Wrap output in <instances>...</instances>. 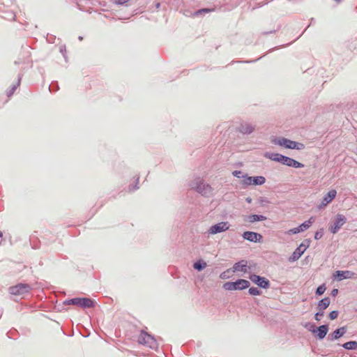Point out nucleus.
<instances>
[{"instance_id": "nucleus-5", "label": "nucleus", "mask_w": 357, "mask_h": 357, "mask_svg": "<svg viewBox=\"0 0 357 357\" xmlns=\"http://www.w3.org/2000/svg\"><path fill=\"white\" fill-rule=\"evenodd\" d=\"M64 305H74L79 307L86 309L94 307L96 305V301L88 297H74L66 299L63 301Z\"/></svg>"}, {"instance_id": "nucleus-23", "label": "nucleus", "mask_w": 357, "mask_h": 357, "mask_svg": "<svg viewBox=\"0 0 357 357\" xmlns=\"http://www.w3.org/2000/svg\"><path fill=\"white\" fill-rule=\"evenodd\" d=\"M23 77L22 73H19L17 75V82L15 84H13L10 87V89L6 91V95L8 97H10L13 96L15 90L17 89V87L20 85L21 81Z\"/></svg>"}, {"instance_id": "nucleus-4", "label": "nucleus", "mask_w": 357, "mask_h": 357, "mask_svg": "<svg viewBox=\"0 0 357 357\" xmlns=\"http://www.w3.org/2000/svg\"><path fill=\"white\" fill-rule=\"evenodd\" d=\"M271 141L273 144L287 149L303 150L305 147L303 143L284 137H273Z\"/></svg>"}, {"instance_id": "nucleus-11", "label": "nucleus", "mask_w": 357, "mask_h": 357, "mask_svg": "<svg viewBox=\"0 0 357 357\" xmlns=\"http://www.w3.org/2000/svg\"><path fill=\"white\" fill-rule=\"evenodd\" d=\"M248 278L260 289H268L271 287V282L264 276L256 273H250Z\"/></svg>"}, {"instance_id": "nucleus-7", "label": "nucleus", "mask_w": 357, "mask_h": 357, "mask_svg": "<svg viewBox=\"0 0 357 357\" xmlns=\"http://www.w3.org/2000/svg\"><path fill=\"white\" fill-rule=\"evenodd\" d=\"M250 286V282L243 278H238L235 281H228L223 284V288L227 291L244 290Z\"/></svg>"}, {"instance_id": "nucleus-33", "label": "nucleus", "mask_w": 357, "mask_h": 357, "mask_svg": "<svg viewBox=\"0 0 357 357\" xmlns=\"http://www.w3.org/2000/svg\"><path fill=\"white\" fill-rule=\"evenodd\" d=\"M59 89V83L57 81H53L49 86L50 92H56Z\"/></svg>"}, {"instance_id": "nucleus-50", "label": "nucleus", "mask_w": 357, "mask_h": 357, "mask_svg": "<svg viewBox=\"0 0 357 357\" xmlns=\"http://www.w3.org/2000/svg\"><path fill=\"white\" fill-rule=\"evenodd\" d=\"M160 6H161V4H160V2H157V3H155V8H156V9H158V8L160 7Z\"/></svg>"}, {"instance_id": "nucleus-14", "label": "nucleus", "mask_w": 357, "mask_h": 357, "mask_svg": "<svg viewBox=\"0 0 357 357\" xmlns=\"http://www.w3.org/2000/svg\"><path fill=\"white\" fill-rule=\"evenodd\" d=\"M315 217L311 216L308 220L300 224L298 227H294L288 230V234H297L307 230L314 222Z\"/></svg>"}, {"instance_id": "nucleus-44", "label": "nucleus", "mask_w": 357, "mask_h": 357, "mask_svg": "<svg viewBox=\"0 0 357 357\" xmlns=\"http://www.w3.org/2000/svg\"><path fill=\"white\" fill-rule=\"evenodd\" d=\"M266 54L264 55V56H265ZM262 56L258 58L256 60H254V61H234L233 60L231 63H252V62H255V61H259L261 58H262Z\"/></svg>"}, {"instance_id": "nucleus-45", "label": "nucleus", "mask_w": 357, "mask_h": 357, "mask_svg": "<svg viewBox=\"0 0 357 357\" xmlns=\"http://www.w3.org/2000/svg\"><path fill=\"white\" fill-rule=\"evenodd\" d=\"M315 22V20L314 18H311L310 20V23L307 25V26L304 29V31L301 33V34L297 37L294 41L296 40L297 39H298L303 34V33L306 31V29L311 25L314 22Z\"/></svg>"}, {"instance_id": "nucleus-24", "label": "nucleus", "mask_w": 357, "mask_h": 357, "mask_svg": "<svg viewBox=\"0 0 357 357\" xmlns=\"http://www.w3.org/2000/svg\"><path fill=\"white\" fill-rule=\"evenodd\" d=\"M345 44L349 50L352 52L357 51V35L354 38L352 37L351 39L347 40Z\"/></svg>"}, {"instance_id": "nucleus-54", "label": "nucleus", "mask_w": 357, "mask_h": 357, "mask_svg": "<svg viewBox=\"0 0 357 357\" xmlns=\"http://www.w3.org/2000/svg\"><path fill=\"white\" fill-rule=\"evenodd\" d=\"M3 236V232L0 231V238H2Z\"/></svg>"}, {"instance_id": "nucleus-34", "label": "nucleus", "mask_w": 357, "mask_h": 357, "mask_svg": "<svg viewBox=\"0 0 357 357\" xmlns=\"http://www.w3.org/2000/svg\"><path fill=\"white\" fill-rule=\"evenodd\" d=\"M139 177L136 178L135 182L133 183H131L128 185V190L129 191H135L139 188Z\"/></svg>"}, {"instance_id": "nucleus-42", "label": "nucleus", "mask_w": 357, "mask_h": 357, "mask_svg": "<svg viewBox=\"0 0 357 357\" xmlns=\"http://www.w3.org/2000/svg\"><path fill=\"white\" fill-rule=\"evenodd\" d=\"M56 37L54 35L48 34L47 36V42L49 43H54Z\"/></svg>"}, {"instance_id": "nucleus-38", "label": "nucleus", "mask_w": 357, "mask_h": 357, "mask_svg": "<svg viewBox=\"0 0 357 357\" xmlns=\"http://www.w3.org/2000/svg\"><path fill=\"white\" fill-rule=\"evenodd\" d=\"M30 243H31V248L33 249H38L40 248V241L36 238V239H33V238H31L30 239Z\"/></svg>"}, {"instance_id": "nucleus-22", "label": "nucleus", "mask_w": 357, "mask_h": 357, "mask_svg": "<svg viewBox=\"0 0 357 357\" xmlns=\"http://www.w3.org/2000/svg\"><path fill=\"white\" fill-rule=\"evenodd\" d=\"M331 304V298L328 296L323 298L317 302V310L324 311L328 308Z\"/></svg>"}, {"instance_id": "nucleus-6", "label": "nucleus", "mask_w": 357, "mask_h": 357, "mask_svg": "<svg viewBox=\"0 0 357 357\" xmlns=\"http://www.w3.org/2000/svg\"><path fill=\"white\" fill-rule=\"evenodd\" d=\"M138 343L149 347L151 349L157 350L158 344L154 335L149 334L144 330H142L138 338Z\"/></svg>"}, {"instance_id": "nucleus-13", "label": "nucleus", "mask_w": 357, "mask_h": 357, "mask_svg": "<svg viewBox=\"0 0 357 357\" xmlns=\"http://www.w3.org/2000/svg\"><path fill=\"white\" fill-rule=\"evenodd\" d=\"M331 278L337 282L347 279H357V273L349 270H337L333 273Z\"/></svg>"}, {"instance_id": "nucleus-18", "label": "nucleus", "mask_w": 357, "mask_h": 357, "mask_svg": "<svg viewBox=\"0 0 357 357\" xmlns=\"http://www.w3.org/2000/svg\"><path fill=\"white\" fill-rule=\"evenodd\" d=\"M347 331V327L346 326L338 327L328 335L327 340L330 342L337 340L343 337Z\"/></svg>"}, {"instance_id": "nucleus-8", "label": "nucleus", "mask_w": 357, "mask_h": 357, "mask_svg": "<svg viewBox=\"0 0 357 357\" xmlns=\"http://www.w3.org/2000/svg\"><path fill=\"white\" fill-rule=\"evenodd\" d=\"M311 241L310 238L304 239L289 257L288 261L289 262H294L298 260L305 250L310 247Z\"/></svg>"}, {"instance_id": "nucleus-19", "label": "nucleus", "mask_w": 357, "mask_h": 357, "mask_svg": "<svg viewBox=\"0 0 357 357\" xmlns=\"http://www.w3.org/2000/svg\"><path fill=\"white\" fill-rule=\"evenodd\" d=\"M255 130V126L250 123L243 121L240 123L236 130L244 135H250Z\"/></svg>"}, {"instance_id": "nucleus-56", "label": "nucleus", "mask_w": 357, "mask_h": 357, "mask_svg": "<svg viewBox=\"0 0 357 357\" xmlns=\"http://www.w3.org/2000/svg\"><path fill=\"white\" fill-rule=\"evenodd\" d=\"M73 335V333H70L69 337H71Z\"/></svg>"}, {"instance_id": "nucleus-47", "label": "nucleus", "mask_w": 357, "mask_h": 357, "mask_svg": "<svg viewBox=\"0 0 357 357\" xmlns=\"http://www.w3.org/2000/svg\"><path fill=\"white\" fill-rule=\"evenodd\" d=\"M114 3L116 5H123L126 2H123V0H114Z\"/></svg>"}, {"instance_id": "nucleus-39", "label": "nucleus", "mask_w": 357, "mask_h": 357, "mask_svg": "<svg viewBox=\"0 0 357 357\" xmlns=\"http://www.w3.org/2000/svg\"><path fill=\"white\" fill-rule=\"evenodd\" d=\"M339 313L338 310H333L329 312L328 317L330 320H334L337 318Z\"/></svg>"}, {"instance_id": "nucleus-52", "label": "nucleus", "mask_w": 357, "mask_h": 357, "mask_svg": "<svg viewBox=\"0 0 357 357\" xmlns=\"http://www.w3.org/2000/svg\"><path fill=\"white\" fill-rule=\"evenodd\" d=\"M78 40H83V36H78Z\"/></svg>"}, {"instance_id": "nucleus-10", "label": "nucleus", "mask_w": 357, "mask_h": 357, "mask_svg": "<svg viewBox=\"0 0 357 357\" xmlns=\"http://www.w3.org/2000/svg\"><path fill=\"white\" fill-rule=\"evenodd\" d=\"M266 178L264 176H249L248 174H244V179L241 181L243 185H262L266 183Z\"/></svg>"}, {"instance_id": "nucleus-21", "label": "nucleus", "mask_w": 357, "mask_h": 357, "mask_svg": "<svg viewBox=\"0 0 357 357\" xmlns=\"http://www.w3.org/2000/svg\"><path fill=\"white\" fill-rule=\"evenodd\" d=\"M248 261L245 259L239 260L238 261L236 262L233 267L232 271L233 272H243L246 273L248 271Z\"/></svg>"}, {"instance_id": "nucleus-49", "label": "nucleus", "mask_w": 357, "mask_h": 357, "mask_svg": "<svg viewBox=\"0 0 357 357\" xmlns=\"http://www.w3.org/2000/svg\"><path fill=\"white\" fill-rule=\"evenodd\" d=\"M245 202L248 204H251L252 202V199L250 197H248L245 198Z\"/></svg>"}, {"instance_id": "nucleus-26", "label": "nucleus", "mask_w": 357, "mask_h": 357, "mask_svg": "<svg viewBox=\"0 0 357 357\" xmlns=\"http://www.w3.org/2000/svg\"><path fill=\"white\" fill-rule=\"evenodd\" d=\"M340 347L344 348V349L349 351L357 350V341L350 340L342 344H339Z\"/></svg>"}, {"instance_id": "nucleus-17", "label": "nucleus", "mask_w": 357, "mask_h": 357, "mask_svg": "<svg viewBox=\"0 0 357 357\" xmlns=\"http://www.w3.org/2000/svg\"><path fill=\"white\" fill-rule=\"evenodd\" d=\"M242 237L244 240L252 243H260L263 238V236L261 234L252 231H244L242 234Z\"/></svg>"}, {"instance_id": "nucleus-46", "label": "nucleus", "mask_w": 357, "mask_h": 357, "mask_svg": "<svg viewBox=\"0 0 357 357\" xmlns=\"http://www.w3.org/2000/svg\"><path fill=\"white\" fill-rule=\"evenodd\" d=\"M339 290L338 289L334 288L332 289L331 292V295L332 297L335 298L338 294Z\"/></svg>"}, {"instance_id": "nucleus-28", "label": "nucleus", "mask_w": 357, "mask_h": 357, "mask_svg": "<svg viewBox=\"0 0 357 357\" xmlns=\"http://www.w3.org/2000/svg\"><path fill=\"white\" fill-rule=\"evenodd\" d=\"M248 294L252 296H257L262 294V291L258 287H255L250 286L248 287Z\"/></svg>"}, {"instance_id": "nucleus-27", "label": "nucleus", "mask_w": 357, "mask_h": 357, "mask_svg": "<svg viewBox=\"0 0 357 357\" xmlns=\"http://www.w3.org/2000/svg\"><path fill=\"white\" fill-rule=\"evenodd\" d=\"M215 10V9L214 8H202L195 10L192 13V16L193 17H199V16L213 12Z\"/></svg>"}, {"instance_id": "nucleus-3", "label": "nucleus", "mask_w": 357, "mask_h": 357, "mask_svg": "<svg viewBox=\"0 0 357 357\" xmlns=\"http://www.w3.org/2000/svg\"><path fill=\"white\" fill-rule=\"evenodd\" d=\"M188 186L205 197H209L213 195V188L208 183H206L203 179L196 177L188 183Z\"/></svg>"}, {"instance_id": "nucleus-53", "label": "nucleus", "mask_w": 357, "mask_h": 357, "mask_svg": "<svg viewBox=\"0 0 357 357\" xmlns=\"http://www.w3.org/2000/svg\"><path fill=\"white\" fill-rule=\"evenodd\" d=\"M333 1L337 2V3H340L342 0H333Z\"/></svg>"}, {"instance_id": "nucleus-31", "label": "nucleus", "mask_w": 357, "mask_h": 357, "mask_svg": "<svg viewBox=\"0 0 357 357\" xmlns=\"http://www.w3.org/2000/svg\"><path fill=\"white\" fill-rule=\"evenodd\" d=\"M6 335L9 339L17 340L19 333L16 329H12L7 333Z\"/></svg>"}, {"instance_id": "nucleus-43", "label": "nucleus", "mask_w": 357, "mask_h": 357, "mask_svg": "<svg viewBox=\"0 0 357 357\" xmlns=\"http://www.w3.org/2000/svg\"><path fill=\"white\" fill-rule=\"evenodd\" d=\"M280 28H281V25H278L276 29L271 30L268 31H264V32H262V34L266 36V35L274 33L276 31H278Z\"/></svg>"}, {"instance_id": "nucleus-9", "label": "nucleus", "mask_w": 357, "mask_h": 357, "mask_svg": "<svg viewBox=\"0 0 357 357\" xmlns=\"http://www.w3.org/2000/svg\"><path fill=\"white\" fill-rule=\"evenodd\" d=\"M32 287L27 283H17L15 285L11 286L8 289L10 294L14 296H22L30 293L32 290Z\"/></svg>"}, {"instance_id": "nucleus-35", "label": "nucleus", "mask_w": 357, "mask_h": 357, "mask_svg": "<svg viewBox=\"0 0 357 357\" xmlns=\"http://www.w3.org/2000/svg\"><path fill=\"white\" fill-rule=\"evenodd\" d=\"M59 52L63 56L65 61L68 62V56L66 52V47L65 45H62L59 47Z\"/></svg>"}, {"instance_id": "nucleus-48", "label": "nucleus", "mask_w": 357, "mask_h": 357, "mask_svg": "<svg viewBox=\"0 0 357 357\" xmlns=\"http://www.w3.org/2000/svg\"><path fill=\"white\" fill-rule=\"evenodd\" d=\"M229 276H227L226 274H225V272H223L220 274V278L222 279H227L228 278Z\"/></svg>"}, {"instance_id": "nucleus-1", "label": "nucleus", "mask_w": 357, "mask_h": 357, "mask_svg": "<svg viewBox=\"0 0 357 357\" xmlns=\"http://www.w3.org/2000/svg\"><path fill=\"white\" fill-rule=\"evenodd\" d=\"M264 156L267 159L280 163L289 167L299 169L303 168L305 166L304 164L299 161L279 153L265 152Z\"/></svg>"}, {"instance_id": "nucleus-40", "label": "nucleus", "mask_w": 357, "mask_h": 357, "mask_svg": "<svg viewBox=\"0 0 357 357\" xmlns=\"http://www.w3.org/2000/svg\"><path fill=\"white\" fill-rule=\"evenodd\" d=\"M324 315V312L318 310V311L314 314V320L319 321Z\"/></svg>"}, {"instance_id": "nucleus-15", "label": "nucleus", "mask_w": 357, "mask_h": 357, "mask_svg": "<svg viewBox=\"0 0 357 357\" xmlns=\"http://www.w3.org/2000/svg\"><path fill=\"white\" fill-rule=\"evenodd\" d=\"M229 229V222L222 221L211 225L208 230V233L211 235H215L221 232H224Z\"/></svg>"}, {"instance_id": "nucleus-37", "label": "nucleus", "mask_w": 357, "mask_h": 357, "mask_svg": "<svg viewBox=\"0 0 357 357\" xmlns=\"http://www.w3.org/2000/svg\"><path fill=\"white\" fill-rule=\"evenodd\" d=\"M231 174L236 178L244 179L245 174L241 170H234L231 172Z\"/></svg>"}, {"instance_id": "nucleus-2", "label": "nucleus", "mask_w": 357, "mask_h": 357, "mask_svg": "<svg viewBox=\"0 0 357 357\" xmlns=\"http://www.w3.org/2000/svg\"><path fill=\"white\" fill-rule=\"evenodd\" d=\"M302 325L307 331L312 333L315 339L320 341L326 337L329 331L328 324H324L317 326L315 323L307 321Z\"/></svg>"}, {"instance_id": "nucleus-29", "label": "nucleus", "mask_w": 357, "mask_h": 357, "mask_svg": "<svg viewBox=\"0 0 357 357\" xmlns=\"http://www.w3.org/2000/svg\"><path fill=\"white\" fill-rule=\"evenodd\" d=\"M326 289V287L325 283H323V284L319 285L315 290V296H322L324 294Z\"/></svg>"}, {"instance_id": "nucleus-55", "label": "nucleus", "mask_w": 357, "mask_h": 357, "mask_svg": "<svg viewBox=\"0 0 357 357\" xmlns=\"http://www.w3.org/2000/svg\"><path fill=\"white\" fill-rule=\"evenodd\" d=\"M129 1H130V0H123V2L127 3V2H128Z\"/></svg>"}, {"instance_id": "nucleus-20", "label": "nucleus", "mask_w": 357, "mask_h": 357, "mask_svg": "<svg viewBox=\"0 0 357 357\" xmlns=\"http://www.w3.org/2000/svg\"><path fill=\"white\" fill-rule=\"evenodd\" d=\"M266 219L267 217L261 214H250L245 215L243 218L244 221L249 222L250 223L261 222L266 220Z\"/></svg>"}, {"instance_id": "nucleus-12", "label": "nucleus", "mask_w": 357, "mask_h": 357, "mask_svg": "<svg viewBox=\"0 0 357 357\" xmlns=\"http://www.w3.org/2000/svg\"><path fill=\"white\" fill-rule=\"evenodd\" d=\"M347 218L341 213H337L328 227L329 231L333 234H337L341 227L347 222Z\"/></svg>"}, {"instance_id": "nucleus-16", "label": "nucleus", "mask_w": 357, "mask_h": 357, "mask_svg": "<svg viewBox=\"0 0 357 357\" xmlns=\"http://www.w3.org/2000/svg\"><path fill=\"white\" fill-rule=\"evenodd\" d=\"M337 195V191L335 189L330 190L326 194H325L321 201V203L317 205L318 209H322L331 203Z\"/></svg>"}, {"instance_id": "nucleus-51", "label": "nucleus", "mask_w": 357, "mask_h": 357, "mask_svg": "<svg viewBox=\"0 0 357 357\" xmlns=\"http://www.w3.org/2000/svg\"><path fill=\"white\" fill-rule=\"evenodd\" d=\"M39 72H40V74H43V72H44V69L43 68H39Z\"/></svg>"}, {"instance_id": "nucleus-36", "label": "nucleus", "mask_w": 357, "mask_h": 357, "mask_svg": "<svg viewBox=\"0 0 357 357\" xmlns=\"http://www.w3.org/2000/svg\"><path fill=\"white\" fill-rule=\"evenodd\" d=\"M258 203L260 204V206H265L267 204H270L271 202L266 197H259L258 198Z\"/></svg>"}, {"instance_id": "nucleus-32", "label": "nucleus", "mask_w": 357, "mask_h": 357, "mask_svg": "<svg viewBox=\"0 0 357 357\" xmlns=\"http://www.w3.org/2000/svg\"><path fill=\"white\" fill-rule=\"evenodd\" d=\"M324 234V227H321L320 229H319L318 230H317L314 232V238L316 241H318L323 237Z\"/></svg>"}, {"instance_id": "nucleus-30", "label": "nucleus", "mask_w": 357, "mask_h": 357, "mask_svg": "<svg viewBox=\"0 0 357 357\" xmlns=\"http://www.w3.org/2000/svg\"><path fill=\"white\" fill-rule=\"evenodd\" d=\"M15 13L12 10H7L4 12V15L2 16L4 19L8 20H15Z\"/></svg>"}, {"instance_id": "nucleus-41", "label": "nucleus", "mask_w": 357, "mask_h": 357, "mask_svg": "<svg viewBox=\"0 0 357 357\" xmlns=\"http://www.w3.org/2000/svg\"><path fill=\"white\" fill-rule=\"evenodd\" d=\"M293 42H291V43H289L287 44H285V45H279V46H276V47H274L271 49H270L268 51V53H270V52H272L280 47H286V46H288V45H290L291 44H292Z\"/></svg>"}, {"instance_id": "nucleus-25", "label": "nucleus", "mask_w": 357, "mask_h": 357, "mask_svg": "<svg viewBox=\"0 0 357 357\" xmlns=\"http://www.w3.org/2000/svg\"><path fill=\"white\" fill-rule=\"evenodd\" d=\"M207 266L206 262L203 259L196 260L193 264V268L198 272L202 271Z\"/></svg>"}, {"instance_id": "nucleus-57", "label": "nucleus", "mask_w": 357, "mask_h": 357, "mask_svg": "<svg viewBox=\"0 0 357 357\" xmlns=\"http://www.w3.org/2000/svg\"><path fill=\"white\" fill-rule=\"evenodd\" d=\"M73 335V333H70L69 337H71Z\"/></svg>"}]
</instances>
